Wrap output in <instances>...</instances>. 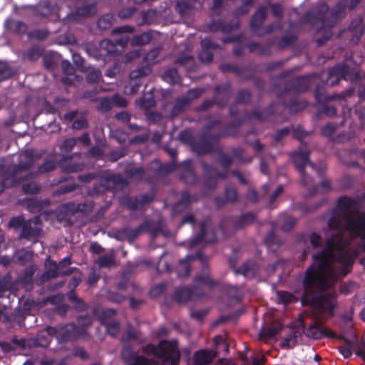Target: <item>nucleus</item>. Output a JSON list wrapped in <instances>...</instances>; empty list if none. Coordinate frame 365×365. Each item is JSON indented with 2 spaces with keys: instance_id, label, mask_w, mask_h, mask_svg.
<instances>
[{
  "instance_id": "57",
  "label": "nucleus",
  "mask_w": 365,
  "mask_h": 365,
  "mask_svg": "<svg viewBox=\"0 0 365 365\" xmlns=\"http://www.w3.org/2000/svg\"><path fill=\"white\" fill-rule=\"evenodd\" d=\"M76 9L81 19L93 16L97 11L95 4L93 3L83 4L81 6L77 7Z\"/></svg>"
},
{
  "instance_id": "12",
  "label": "nucleus",
  "mask_w": 365,
  "mask_h": 365,
  "mask_svg": "<svg viewBox=\"0 0 365 365\" xmlns=\"http://www.w3.org/2000/svg\"><path fill=\"white\" fill-rule=\"evenodd\" d=\"M220 139V135L202 133L200 140L191 143L192 149L199 155L211 153Z\"/></svg>"
},
{
  "instance_id": "24",
  "label": "nucleus",
  "mask_w": 365,
  "mask_h": 365,
  "mask_svg": "<svg viewBox=\"0 0 365 365\" xmlns=\"http://www.w3.org/2000/svg\"><path fill=\"white\" fill-rule=\"evenodd\" d=\"M356 205V201L351 197L344 196L338 199L337 208L342 212L346 221V228L348 230V220L349 217H354L356 212H361L358 209L351 210V208Z\"/></svg>"
},
{
  "instance_id": "47",
  "label": "nucleus",
  "mask_w": 365,
  "mask_h": 365,
  "mask_svg": "<svg viewBox=\"0 0 365 365\" xmlns=\"http://www.w3.org/2000/svg\"><path fill=\"white\" fill-rule=\"evenodd\" d=\"M153 39V35L150 31L143 32L138 35H135L130 41L133 46H143L148 44Z\"/></svg>"
},
{
  "instance_id": "25",
  "label": "nucleus",
  "mask_w": 365,
  "mask_h": 365,
  "mask_svg": "<svg viewBox=\"0 0 365 365\" xmlns=\"http://www.w3.org/2000/svg\"><path fill=\"white\" fill-rule=\"evenodd\" d=\"M231 96V84L230 83L215 86L214 98L217 100V106L219 108H222L226 106Z\"/></svg>"
},
{
  "instance_id": "58",
  "label": "nucleus",
  "mask_w": 365,
  "mask_h": 365,
  "mask_svg": "<svg viewBox=\"0 0 365 365\" xmlns=\"http://www.w3.org/2000/svg\"><path fill=\"white\" fill-rule=\"evenodd\" d=\"M205 92L204 88H194L189 89L185 95L182 97L187 101V104L190 106V104L195 100L200 98Z\"/></svg>"
},
{
  "instance_id": "18",
  "label": "nucleus",
  "mask_w": 365,
  "mask_h": 365,
  "mask_svg": "<svg viewBox=\"0 0 365 365\" xmlns=\"http://www.w3.org/2000/svg\"><path fill=\"white\" fill-rule=\"evenodd\" d=\"M343 220H344V215L342 216L340 213L334 212L331 216L329 217L328 220V227L329 230L336 231L335 233H332L329 235L325 242L329 238L334 237V239L336 237H341V242L342 247L339 250H344L345 247L344 244V228H343Z\"/></svg>"
},
{
  "instance_id": "59",
  "label": "nucleus",
  "mask_w": 365,
  "mask_h": 365,
  "mask_svg": "<svg viewBox=\"0 0 365 365\" xmlns=\"http://www.w3.org/2000/svg\"><path fill=\"white\" fill-rule=\"evenodd\" d=\"M114 17L110 14H106L101 16L97 22L98 28L101 31L109 29L113 23Z\"/></svg>"
},
{
  "instance_id": "32",
  "label": "nucleus",
  "mask_w": 365,
  "mask_h": 365,
  "mask_svg": "<svg viewBox=\"0 0 365 365\" xmlns=\"http://www.w3.org/2000/svg\"><path fill=\"white\" fill-rule=\"evenodd\" d=\"M275 106L276 103H272L262 110H253L246 114V118L248 120H265L274 114Z\"/></svg>"
},
{
  "instance_id": "34",
  "label": "nucleus",
  "mask_w": 365,
  "mask_h": 365,
  "mask_svg": "<svg viewBox=\"0 0 365 365\" xmlns=\"http://www.w3.org/2000/svg\"><path fill=\"white\" fill-rule=\"evenodd\" d=\"M259 267L256 262L247 261L237 269H235L236 274H241L245 277H254L258 274Z\"/></svg>"
},
{
  "instance_id": "2",
  "label": "nucleus",
  "mask_w": 365,
  "mask_h": 365,
  "mask_svg": "<svg viewBox=\"0 0 365 365\" xmlns=\"http://www.w3.org/2000/svg\"><path fill=\"white\" fill-rule=\"evenodd\" d=\"M361 0H340L331 11L327 18L326 15L329 11V6L321 3L317 6L307 11L302 16L304 23L317 26V31L325 28L331 29L344 17L346 8L353 10Z\"/></svg>"
},
{
  "instance_id": "40",
  "label": "nucleus",
  "mask_w": 365,
  "mask_h": 365,
  "mask_svg": "<svg viewBox=\"0 0 365 365\" xmlns=\"http://www.w3.org/2000/svg\"><path fill=\"white\" fill-rule=\"evenodd\" d=\"M349 30L354 33L351 38V42L357 43L364 34L362 19H354L349 26Z\"/></svg>"
},
{
  "instance_id": "6",
  "label": "nucleus",
  "mask_w": 365,
  "mask_h": 365,
  "mask_svg": "<svg viewBox=\"0 0 365 365\" xmlns=\"http://www.w3.org/2000/svg\"><path fill=\"white\" fill-rule=\"evenodd\" d=\"M309 154L307 144L303 143L300 144L297 150L290 154L294 166L300 174L301 183L304 187H308L311 181V177L305 172V167L309 165L312 168H314V164L309 160Z\"/></svg>"
},
{
  "instance_id": "42",
  "label": "nucleus",
  "mask_w": 365,
  "mask_h": 365,
  "mask_svg": "<svg viewBox=\"0 0 365 365\" xmlns=\"http://www.w3.org/2000/svg\"><path fill=\"white\" fill-rule=\"evenodd\" d=\"M75 203L68 202L61 205L57 211V217L59 221L67 220L76 212Z\"/></svg>"
},
{
  "instance_id": "1",
  "label": "nucleus",
  "mask_w": 365,
  "mask_h": 365,
  "mask_svg": "<svg viewBox=\"0 0 365 365\" xmlns=\"http://www.w3.org/2000/svg\"><path fill=\"white\" fill-rule=\"evenodd\" d=\"M325 247L312 255L313 263L304 272L302 283L303 294L301 299L322 294L329 285L324 272L331 267L334 258V252L341 247V237H331L324 242Z\"/></svg>"
},
{
  "instance_id": "29",
  "label": "nucleus",
  "mask_w": 365,
  "mask_h": 365,
  "mask_svg": "<svg viewBox=\"0 0 365 365\" xmlns=\"http://www.w3.org/2000/svg\"><path fill=\"white\" fill-rule=\"evenodd\" d=\"M217 356V351L213 349H200L193 357L194 365H207Z\"/></svg>"
},
{
  "instance_id": "30",
  "label": "nucleus",
  "mask_w": 365,
  "mask_h": 365,
  "mask_svg": "<svg viewBox=\"0 0 365 365\" xmlns=\"http://www.w3.org/2000/svg\"><path fill=\"white\" fill-rule=\"evenodd\" d=\"M106 176V182L108 183L110 190H123L128 185L126 178L120 174L104 173Z\"/></svg>"
},
{
  "instance_id": "31",
  "label": "nucleus",
  "mask_w": 365,
  "mask_h": 365,
  "mask_svg": "<svg viewBox=\"0 0 365 365\" xmlns=\"http://www.w3.org/2000/svg\"><path fill=\"white\" fill-rule=\"evenodd\" d=\"M195 293L198 297L202 296V294L197 293V288L195 287H180L175 289L174 297L178 303H185L191 299Z\"/></svg>"
},
{
  "instance_id": "37",
  "label": "nucleus",
  "mask_w": 365,
  "mask_h": 365,
  "mask_svg": "<svg viewBox=\"0 0 365 365\" xmlns=\"http://www.w3.org/2000/svg\"><path fill=\"white\" fill-rule=\"evenodd\" d=\"M220 69L223 73H232L245 80L253 78V74L252 73L249 75H244L245 68H241L234 63H222L220 65Z\"/></svg>"
},
{
  "instance_id": "3",
  "label": "nucleus",
  "mask_w": 365,
  "mask_h": 365,
  "mask_svg": "<svg viewBox=\"0 0 365 365\" xmlns=\"http://www.w3.org/2000/svg\"><path fill=\"white\" fill-rule=\"evenodd\" d=\"M341 79L346 81L350 80L351 83H356L360 80V75L357 73L351 75L349 66L345 63L336 64L328 70L326 81H322V84H319L316 86L314 97L317 102L319 103L331 101H339L353 96L355 92V88L352 87L338 94H333L331 96L327 95L324 84L329 83L331 86H335L339 84Z\"/></svg>"
},
{
  "instance_id": "39",
  "label": "nucleus",
  "mask_w": 365,
  "mask_h": 365,
  "mask_svg": "<svg viewBox=\"0 0 365 365\" xmlns=\"http://www.w3.org/2000/svg\"><path fill=\"white\" fill-rule=\"evenodd\" d=\"M264 243L269 251L275 252L277 249L284 243V240L275 235L274 231L272 230L265 237Z\"/></svg>"
},
{
  "instance_id": "55",
  "label": "nucleus",
  "mask_w": 365,
  "mask_h": 365,
  "mask_svg": "<svg viewBox=\"0 0 365 365\" xmlns=\"http://www.w3.org/2000/svg\"><path fill=\"white\" fill-rule=\"evenodd\" d=\"M299 334L297 331H291L282 341L280 346L282 348L290 349L294 347L297 344V340Z\"/></svg>"
},
{
  "instance_id": "49",
  "label": "nucleus",
  "mask_w": 365,
  "mask_h": 365,
  "mask_svg": "<svg viewBox=\"0 0 365 365\" xmlns=\"http://www.w3.org/2000/svg\"><path fill=\"white\" fill-rule=\"evenodd\" d=\"M37 267L35 264H31L26 267L19 277L20 282L25 285L32 284L34 276Z\"/></svg>"
},
{
  "instance_id": "7",
  "label": "nucleus",
  "mask_w": 365,
  "mask_h": 365,
  "mask_svg": "<svg viewBox=\"0 0 365 365\" xmlns=\"http://www.w3.org/2000/svg\"><path fill=\"white\" fill-rule=\"evenodd\" d=\"M34 163V159L32 154L26 152L21 156V159L17 165L8 168L4 177L0 182V194L4 190L6 187L14 186V181L16 175L23 170H26L32 167Z\"/></svg>"
},
{
  "instance_id": "52",
  "label": "nucleus",
  "mask_w": 365,
  "mask_h": 365,
  "mask_svg": "<svg viewBox=\"0 0 365 365\" xmlns=\"http://www.w3.org/2000/svg\"><path fill=\"white\" fill-rule=\"evenodd\" d=\"M194 5L188 1H178L175 5V11L182 16H189L192 14Z\"/></svg>"
},
{
  "instance_id": "5",
  "label": "nucleus",
  "mask_w": 365,
  "mask_h": 365,
  "mask_svg": "<svg viewBox=\"0 0 365 365\" xmlns=\"http://www.w3.org/2000/svg\"><path fill=\"white\" fill-rule=\"evenodd\" d=\"M144 351L160 360L162 365H179L180 354L175 339L161 340L158 345L148 344Z\"/></svg>"
},
{
  "instance_id": "48",
  "label": "nucleus",
  "mask_w": 365,
  "mask_h": 365,
  "mask_svg": "<svg viewBox=\"0 0 365 365\" xmlns=\"http://www.w3.org/2000/svg\"><path fill=\"white\" fill-rule=\"evenodd\" d=\"M257 216L253 212H247L241 215L235 222V228H245L252 225L256 220Z\"/></svg>"
},
{
  "instance_id": "14",
  "label": "nucleus",
  "mask_w": 365,
  "mask_h": 365,
  "mask_svg": "<svg viewBox=\"0 0 365 365\" xmlns=\"http://www.w3.org/2000/svg\"><path fill=\"white\" fill-rule=\"evenodd\" d=\"M348 231L363 242L361 248L365 252V212H356L354 217L348 220Z\"/></svg>"
},
{
  "instance_id": "44",
  "label": "nucleus",
  "mask_w": 365,
  "mask_h": 365,
  "mask_svg": "<svg viewBox=\"0 0 365 365\" xmlns=\"http://www.w3.org/2000/svg\"><path fill=\"white\" fill-rule=\"evenodd\" d=\"M99 46L102 50L103 56H115L119 53L115 41L103 39L100 42Z\"/></svg>"
},
{
  "instance_id": "8",
  "label": "nucleus",
  "mask_w": 365,
  "mask_h": 365,
  "mask_svg": "<svg viewBox=\"0 0 365 365\" xmlns=\"http://www.w3.org/2000/svg\"><path fill=\"white\" fill-rule=\"evenodd\" d=\"M56 339L60 344H66L78 339L89 341L91 336L85 329L79 328L74 323H69L60 327Z\"/></svg>"
},
{
  "instance_id": "45",
  "label": "nucleus",
  "mask_w": 365,
  "mask_h": 365,
  "mask_svg": "<svg viewBox=\"0 0 365 365\" xmlns=\"http://www.w3.org/2000/svg\"><path fill=\"white\" fill-rule=\"evenodd\" d=\"M244 119L237 118L232 120L225 128V130L220 133L221 136H237V130L243 123Z\"/></svg>"
},
{
  "instance_id": "22",
  "label": "nucleus",
  "mask_w": 365,
  "mask_h": 365,
  "mask_svg": "<svg viewBox=\"0 0 365 365\" xmlns=\"http://www.w3.org/2000/svg\"><path fill=\"white\" fill-rule=\"evenodd\" d=\"M180 170V179L184 183L190 185L196 184L198 182V177L195 175L193 163L187 159L178 165Z\"/></svg>"
},
{
  "instance_id": "36",
  "label": "nucleus",
  "mask_w": 365,
  "mask_h": 365,
  "mask_svg": "<svg viewBox=\"0 0 365 365\" xmlns=\"http://www.w3.org/2000/svg\"><path fill=\"white\" fill-rule=\"evenodd\" d=\"M56 168V162L51 158H46L43 163L38 166L36 173H29L23 180L32 179L36 178L39 174L46 173L53 170Z\"/></svg>"
},
{
  "instance_id": "17",
  "label": "nucleus",
  "mask_w": 365,
  "mask_h": 365,
  "mask_svg": "<svg viewBox=\"0 0 365 365\" xmlns=\"http://www.w3.org/2000/svg\"><path fill=\"white\" fill-rule=\"evenodd\" d=\"M343 250H341L342 251ZM338 255H334L333 262L336 260L342 265V274L346 275L351 269L355 259L358 257L359 252L356 250H347L346 252H341Z\"/></svg>"
},
{
  "instance_id": "11",
  "label": "nucleus",
  "mask_w": 365,
  "mask_h": 365,
  "mask_svg": "<svg viewBox=\"0 0 365 365\" xmlns=\"http://www.w3.org/2000/svg\"><path fill=\"white\" fill-rule=\"evenodd\" d=\"M201 166L203 170V175L202 190L200 194L202 197H207L212 195L217 187V178L214 175V172L217 171V168L205 162H202Z\"/></svg>"
},
{
  "instance_id": "16",
  "label": "nucleus",
  "mask_w": 365,
  "mask_h": 365,
  "mask_svg": "<svg viewBox=\"0 0 365 365\" xmlns=\"http://www.w3.org/2000/svg\"><path fill=\"white\" fill-rule=\"evenodd\" d=\"M58 4L51 1H41L36 6V13L41 17L49 18L53 21H59L61 15Z\"/></svg>"
},
{
  "instance_id": "51",
  "label": "nucleus",
  "mask_w": 365,
  "mask_h": 365,
  "mask_svg": "<svg viewBox=\"0 0 365 365\" xmlns=\"http://www.w3.org/2000/svg\"><path fill=\"white\" fill-rule=\"evenodd\" d=\"M6 26L19 34H25L28 29V26L24 22L18 20H7Z\"/></svg>"
},
{
  "instance_id": "20",
  "label": "nucleus",
  "mask_w": 365,
  "mask_h": 365,
  "mask_svg": "<svg viewBox=\"0 0 365 365\" xmlns=\"http://www.w3.org/2000/svg\"><path fill=\"white\" fill-rule=\"evenodd\" d=\"M197 201L198 197L197 195H192L187 190L181 191L180 198L172 207V215L176 216L182 213L190 205L197 202Z\"/></svg>"
},
{
  "instance_id": "19",
  "label": "nucleus",
  "mask_w": 365,
  "mask_h": 365,
  "mask_svg": "<svg viewBox=\"0 0 365 365\" xmlns=\"http://www.w3.org/2000/svg\"><path fill=\"white\" fill-rule=\"evenodd\" d=\"M155 198L153 193H144L134 197L125 196L122 200V203L127 208L135 211L141 209L145 205L149 204Z\"/></svg>"
},
{
  "instance_id": "64",
  "label": "nucleus",
  "mask_w": 365,
  "mask_h": 365,
  "mask_svg": "<svg viewBox=\"0 0 365 365\" xmlns=\"http://www.w3.org/2000/svg\"><path fill=\"white\" fill-rule=\"evenodd\" d=\"M252 97V93L247 89H241L236 94L235 103L237 104L247 105Z\"/></svg>"
},
{
  "instance_id": "28",
  "label": "nucleus",
  "mask_w": 365,
  "mask_h": 365,
  "mask_svg": "<svg viewBox=\"0 0 365 365\" xmlns=\"http://www.w3.org/2000/svg\"><path fill=\"white\" fill-rule=\"evenodd\" d=\"M38 217L26 221L21 229L20 237L26 240L38 237L41 234V229L38 227Z\"/></svg>"
},
{
  "instance_id": "61",
  "label": "nucleus",
  "mask_w": 365,
  "mask_h": 365,
  "mask_svg": "<svg viewBox=\"0 0 365 365\" xmlns=\"http://www.w3.org/2000/svg\"><path fill=\"white\" fill-rule=\"evenodd\" d=\"M108 190H110L108 183L106 182V176L103 173L101 176V181L93 184L91 192L93 194H103Z\"/></svg>"
},
{
  "instance_id": "38",
  "label": "nucleus",
  "mask_w": 365,
  "mask_h": 365,
  "mask_svg": "<svg viewBox=\"0 0 365 365\" xmlns=\"http://www.w3.org/2000/svg\"><path fill=\"white\" fill-rule=\"evenodd\" d=\"M203 274H197L195 277L194 282L201 284L207 285L210 287H217L220 285V282L211 279L209 275V267L207 264L202 266Z\"/></svg>"
},
{
  "instance_id": "43",
  "label": "nucleus",
  "mask_w": 365,
  "mask_h": 365,
  "mask_svg": "<svg viewBox=\"0 0 365 365\" xmlns=\"http://www.w3.org/2000/svg\"><path fill=\"white\" fill-rule=\"evenodd\" d=\"M312 178H311V181H309V184L308 187H306L310 192L311 195H315L318 192L320 193H327L331 190V185L330 181L328 179H325L322 180L317 185H312Z\"/></svg>"
},
{
  "instance_id": "46",
  "label": "nucleus",
  "mask_w": 365,
  "mask_h": 365,
  "mask_svg": "<svg viewBox=\"0 0 365 365\" xmlns=\"http://www.w3.org/2000/svg\"><path fill=\"white\" fill-rule=\"evenodd\" d=\"M189 106H190L187 104V101L185 100L182 96L178 97L175 99V103L170 112V115L172 118L177 117L183 113Z\"/></svg>"
},
{
  "instance_id": "26",
  "label": "nucleus",
  "mask_w": 365,
  "mask_h": 365,
  "mask_svg": "<svg viewBox=\"0 0 365 365\" xmlns=\"http://www.w3.org/2000/svg\"><path fill=\"white\" fill-rule=\"evenodd\" d=\"M267 17V9L265 6H259L252 16L250 21V27L252 32L257 33L262 30V25Z\"/></svg>"
},
{
  "instance_id": "62",
  "label": "nucleus",
  "mask_w": 365,
  "mask_h": 365,
  "mask_svg": "<svg viewBox=\"0 0 365 365\" xmlns=\"http://www.w3.org/2000/svg\"><path fill=\"white\" fill-rule=\"evenodd\" d=\"M297 37L294 35H285L281 37L277 42V47L279 50H284L286 48L296 43Z\"/></svg>"
},
{
  "instance_id": "50",
  "label": "nucleus",
  "mask_w": 365,
  "mask_h": 365,
  "mask_svg": "<svg viewBox=\"0 0 365 365\" xmlns=\"http://www.w3.org/2000/svg\"><path fill=\"white\" fill-rule=\"evenodd\" d=\"M306 240H309V242L314 249L319 248L322 246V238L319 234L316 232L300 235L299 241Z\"/></svg>"
},
{
  "instance_id": "10",
  "label": "nucleus",
  "mask_w": 365,
  "mask_h": 365,
  "mask_svg": "<svg viewBox=\"0 0 365 365\" xmlns=\"http://www.w3.org/2000/svg\"><path fill=\"white\" fill-rule=\"evenodd\" d=\"M306 335L311 339H321L322 338L335 339L350 343L344 335H338L332 330L324 327L323 322L314 320L306 329Z\"/></svg>"
},
{
  "instance_id": "23",
  "label": "nucleus",
  "mask_w": 365,
  "mask_h": 365,
  "mask_svg": "<svg viewBox=\"0 0 365 365\" xmlns=\"http://www.w3.org/2000/svg\"><path fill=\"white\" fill-rule=\"evenodd\" d=\"M121 358L125 365H150V361L145 356L134 352L130 344L123 346Z\"/></svg>"
},
{
  "instance_id": "21",
  "label": "nucleus",
  "mask_w": 365,
  "mask_h": 365,
  "mask_svg": "<svg viewBox=\"0 0 365 365\" xmlns=\"http://www.w3.org/2000/svg\"><path fill=\"white\" fill-rule=\"evenodd\" d=\"M239 200V192L236 185L230 182L225 185L223 196H217L215 198V203L218 207L225 206L227 203L235 204Z\"/></svg>"
},
{
  "instance_id": "15",
  "label": "nucleus",
  "mask_w": 365,
  "mask_h": 365,
  "mask_svg": "<svg viewBox=\"0 0 365 365\" xmlns=\"http://www.w3.org/2000/svg\"><path fill=\"white\" fill-rule=\"evenodd\" d=\"M210 225L211 218L209 217L200 222L199 232L190 240V247H195L202 242L212 244L217 242V238L215 231L212 230L209 233L207 231Z\"/></svg>"
},
{
  "instance_id": "9",
  "label": "nucleus",
  "mask_w": 365,
  "mask_h": 365,
  "mask_svg": "<svg viewBox=\"0 0 365 365\" xmlns=\"http://www.w3.org/2000/svg\"><path fill=\"white\" fill-rule=\"evenodd\" d=\"M302 306H310L316 308L322 315L331 318L334 314L335 304L327 296L322 294L314 297L301 299Z\"/></svg>"
},
{
  "instance_id": "60",
  "label": "nucleus",
  "mask_w": 365,
  "mask_h": 365,
  "mask_svg": "<svg viewBox=\"0 0 365 365\" xmlns=\"http://www.w3.org/2000/svg\"><path fill=\"white\" fill-rule=\"evenodd\" d=\"M140 21L138 23L139 26L151 24L156 19V11L153 9L143 11L140 13Z\"/></svg>"
},
{
  "instance_id": "33",
  "label": "nucleus",
  "mask_w": 365,
  "mask_h": 365,
  "mask_svg": "<svg viewBox=\"0 0 365 365\" xmlns=\"http://www.w3.org/2000/svg\"><path fill=\"white\" fill-rule=\"evenodd\" d=\"M46 267V270L41 274L38 279V284L39 285L59 277V272H57V263L56 262L48 261Z\"/></svg>"
},
{
  "instance_id": "27",
  "label": "nucleus",
  "mask_w": 365,
  "mask_h": 365,
  "mask_svg": "<svg viewBox=\"0 0 365 365\" xmlns=\"http://www.w3.org/2000/svg\"><path fill=\"white\" fill-rule=\"evenodd\" d=\"M240 24L238 21L233 22H225L223 20H214L209 25V29L212 32L221 31L225 34H228L232 31H237L240 29Z\"/></svg>"
},
{
  "instance_id": "35",
  "label": "nucleus",
  "mask_w": 365,
  "mask_h": 365,
  "mask_svg": "<svg viewBox=\"0 0 365 365\" xmlns=\"http://www.w3.org/2000/svg\"><path fill=\"white\" fill-rule=\"evenodd\" d=\"M283 329V325L281 323L274 322L272 324H268L262 328L259 332V337L262 339H268L273 338L278 334Z\"/></svg>"
},
{
  "instance_id": "41",
  "label": "nucleus",
  "mask_w": 365,
  "mask_h": 365,
  "mask_svg": "<svg viewBox=\"0 0 365 365\" xmlns=\"http://www.w3.org/2000/svg\"><path fill=\"white\" fill-rule=\"evenodd\" d=\"M232 158H234V162L238 164L251 163L253 158L251 156L245 155V150L242 147H235L231 149Z\"/></svg>"
},
{
  "instance_id": "63",
  "label": "nucleus",
  "mask_w": 365,
  "mask_h": 365,
  "mask_svg": "<svg viewBox=\"0 0 365 365\" xmlns=\"http://www.w3.org/2000/svg\"><path fill=\"white\" fill-rule=\"evenodd\" d=\"M217 154L219 155L217 162L220 166L225 170L229 169L234 163V158L222 152L220 149L217 151Z\"/></svg>"
},
{
  "instance_id": "54",
  "label": "nucleus",
  "mask_w": 365,
  "mask_h": 365,
  "mask_svg": "<svg viewBox=\"0 0 365 365\" xmlns=\"http://www.w3.org/2000/svg\"><path fill=\"white\" fill-rule=\"evenodd\" d=\"M227 297L235 302H240L242 299V293L241 289L235 285H226L224 288Z\"/></svg>"
},
{
  "instance_id": "53",
  "label": "nucleus",
  "mask_w": 365,
  "mask_h": 365,
  "mask_svg": "<svg viewBox=\"0 0 365 365\" xmlns=\"http://www.w3.org/2000/svg\"><path fill=\"white\" fill-rule=\"evenodd\" d=\"M163 79L167 83L175 85L180 82V78L176 68H168L162 75Z\"/></svg>"
},
{
  "instance_id": "56",
  "label": "nucleus",
  "mask_w": 365,
  "mask_h": 365,
  "mask_svg": "<svg viewBox=\"0 0 365 365\" xmlns=\"http://www.w3.org/2000/svg\"><path fill=\"white\" fill-rule=\"evenodd\" d=\"M190 259L187 256L180 259V264L177 268V274L179 278H184L189 276L191 272V267L189 264Z\"/></svg>"
},
{
  "instance_id": "13",
  "label": "nucleus",
  "mask_w": 365,
  "mask_h": 365,
  "mask_svg": "<svg viewBox=\"0 0 365 365\" xmlns=\"http://www.w3.org/2000/svg\"><path fill=\"white\" fill-rule=\"evenodd\" d=\"M58 165L63 173L70 174L82 171L85 163L81 159V153H76L71 155H62Z\"/></svg>"
},
{
  "instance_id": "4",
  "label": "nucleus",
  "mask_w": 365,
  "mask_h": 365,
  "mask_svg": "<svg viewBox=\"0 0 365 365\" xmlns=\"http://www.w3.org/2000/svg\"><path fill=\"white\" fill-rule=\"evenodd\" d=\"M312 76H301L285 82L284 89L278 94L283 106L290 113H297L307 106V102H299L296 97L306 92L312 85Z\"/></svg>"
}]
</instances>
